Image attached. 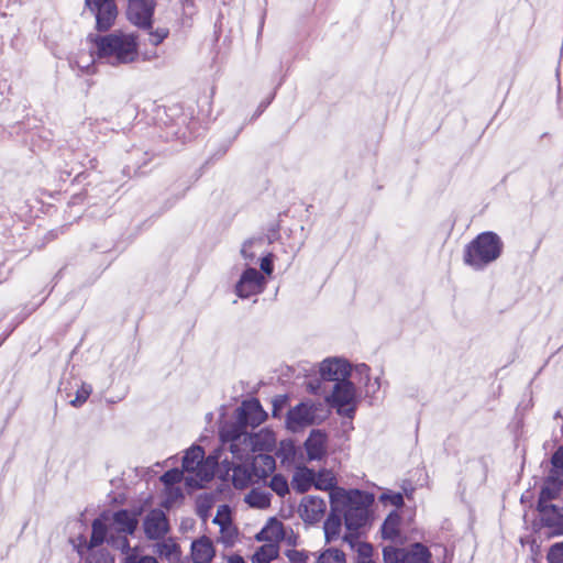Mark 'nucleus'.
<instances>
[{
	"label": "nucleus",
	"instance_id": "nucleus-1",
	"mask_svg": "<svg viewBox=\"0 0 563 563\" xmlns=\"http://www.w3.org/2000/svg\"><path fill=\"white\" fill-rule=\"evenodd\" d=\"M266 419V412L263 410L257 399L243 401L238 409V420L235 423H225L220 431L223 446L233 457L243 461L251 452H261L269 450L275 440L269 432L247 433L245 427H257Z\"/></svg>",
	"mask_w": 563,
	"mask_h": 563
},
{
	"label": "nucleus",
	"instance_id": "nucleus-2",
	"mask_svg": "<svg viewBox=\"0 0 563 563\" xmlns=\"http://www.w3.org/2000/svg\"><path fill=\"white\" fill-rule=\"evenodd\" d=\"M330 499L331 510L344 516L345 527L350 532L344 536V540L353 545L354 533L365 526L368 519V497L357 489L336 488L331 493Z\"/></svg>",
	"mask_w": 563,
	"mask_h": 563
},
{
	"label": "nucleus",
	"instance_id": "nucleus-3",
	"mask_svg": "<svg viewBox=\"0 0 563 563\" xmlns=\"http://www.w3.org/2000/svg\"><path fill=\"white\" fill-rule=\"evenodd\" d=\"M93 48L99 59L112 66L131 64L139 59V42L134 33L115 31L98 36Z\"/></svg>",
	"mask_w": 563,
	"mask_h": 563
},
{
	"label": "nucleus",
	"instance_id": "nucleus-4",
	"mask_svg": "<svg viewBox=\"0 0 563 563\" xmlns=\"http://www.w3.org/2000/svg\"><path fill=\"white\" fill-rule=\"evenodd\" d=\"M228 445L216 451L214 454L205 457V452L200 446H191L186 451L183 459V470L188 475L186 484L189 487H202L203 483L209 482L213 475L220 460V452Z\"/></svg>",
	"mask_w": 563,
	"mask_h": 563
},
{
	"label": "nucleus",
	"instance_id": "nucleus-5",
	"mask_svg": "<svg viewBox=\"0 0 563 563\" xmlns=\"http://www.w3.org/2000/svg\"><path fill=\"white\" fill-rule=\"evenodd\" d=\"M501 249L503 243L497 234L481 233L466 246L464 262L474 269H483L500 256Z\"/></svg>",
	"mask_w": 563,
	"mask_h": 563
},
{
	"label": "nucleus",
	"instance_id": "nucleus-6",
	"mask_svg": "<svg viewBox=\"0 0 563 563\" xmlns=\"http://www.w3.org/2000/svg\"><path fill=\"white\" fill-rule=\"evenodd\" d=\"M108 515H102L100 518L95 519L92 522L91 538L89 542L84 537L79 538V543L76 545L78 553L82 556L87 554L85 563H113L112 558L106 552H93V549L101 545L104 541L111 544H119L113 534H109Z\"/></svg>",
	"mask_w": 563,
	"mask_h": 563
},
{
	"label": "nucleus",
	"instance_id": "nucleus-7",
	"mask_svg": "<svg viewBox=\"0 0 563 563\" xmlns=\"http://www.w3.org/2000/svg\"><path fill=\"white\" fill-rule=\"evenodd\" d=\"M321 410V405H316L311 401L301 402L288 411L287 428L292 432L302 430L306 427L318 423L322 417L318 413Z\"/></svg>",
	"mask_w": 563,
	"mask_h": 563
},
{
	"label": "nucleus",
	"instance_id": "nucleus-8",
	"mask_svg": "<svg viewBox=\"0 0 563 563\" xmlns=\"http://www.w3.org/2000/svg\"><path fill=\"white\" fill-rule=\"evenodd\" d=\"M328 401L336 408L339 415L351 418L355 410L354 385L350 380L336 383Z\"/></svg>",
	"mask_w": 563,
	"mask_h": 563
},
{
	"label": "nucleus",
	"instance_id": "nucleus-9",
	"mask_svg": "<svg viewBox=\"0 0 563 563\" xmlns=\"http://www.w3.org/2000/svg\"><path fill=\"white\" fill-rule=\"evenodd\" d=\"M86 8L96 16L98 30L107 31L113 25L118 14L113 0H86Z\"/></svg>",
	"mask_w": 563,
	"mask_h": 563
},
{
	"label": "nucleus",
	"instance_id": "nucleus-10",
	"mask_svg": "<svg viewBox=\"0 0 563 563\" xmlns=\"http://www.w3.org/2000/svg\"><path fill=\"white\" fill-rule=\"evenodd\" d=\"M265 277L255 268H247L235 285V292L240 298H249L262 292L265 288Z\"/></svg>",
	"mask_w": 563,
	"mask_h": 563
},
{
	"label": "nucleus",
	"instance_id": "nucleus-11",
	"mask_svg": "<svg viewBox=\"0 0 563 563\" xmlns=\"http://www.w3.org/2000/svg\"><path fill=\"white\" fill-rule=\"evenodd\" d=\"M155 5V0H129L128 19L136 26L150 27Z\"/></svg>",
	"mask_w": 563,
	"mask_h": 563
},
{
	"label": "nucleus",
	"instance_id": "nucleus-12",
	"mask_svg": "<svg viewBox=\"0 0 563 563\" xmlns=\"http://www.w3.org/2000/svg\"><path fill=\"white\" fill-rule=\"evenodd\" d=\"M350 364L341 358H328L320 365V374L323 379L336 383L349 382Z\"/></svg>",
	"mask_w": 563,
	"mask_h": 563
},
{
	"label": "nucleus",
	"instance_id": "nucleus-13",
	"mask_svg": "<svg viewBox=\"0 0 563 563\" xmlns=\"http://www.w3.org/2000/svg\"><path fill=\"white\" fill-rule=\"evenodd\" d=\"M137 526L136 516L133 512L128 510H120L112 515V521L110 523V530H115L118 533H122L124 536L132 534ZM122 548H126L129 545L128 540L123 537L118 541Z\"/></svg>",
	"mask_w": 563,
	"mask_h": 563
},
{
	"label": "nucleus",
	"instance_id": "nucleus-14",
	"mask_svg": "<svg viewBox=\"0 0 563 563\" xmlns=\"http://www.w3.org/2000/svg\"><path fill=\"white\" fill-rule=\"evenodd\" d=\"M325 507L322 498L308 496L302 499L299 506V514L306 523H316L323 517Z\"/></svg>",
	"mask_w": 563,
	"mask_h": 563
},
{
	"label": "nucleus",
	"instance_id": "nucleus-15",
	"mask_svg": "<svg viewBox=\"0 0 563 563\" xmlns=\"http://www.w3.org/2000/svg\"><path fill=\"white\" fill-rule=\"evenodd\" d=\"M144 531L148 539L163 538L168 531V521L164 511L152 510L144 520Z\"/></svg>",
	"mask_w": 563,
	"mask_h": 563
},
{
	"label": "nucleus",
	"instance_id": "nucleus-16",
	"mask_svg": "<svg viewBox=\"0 0 563 563\" xmlns=\"http://www.w3.org/2000/svg\"><path fill=\"white\" fill-rule=\"evenodd\" d=\"M309 461H320L327 454V434L320 430H312L305 442Z\"/></svg>",
	"mask_w": 563,
	"mask_h": 563
},
{
	"label": "nucleus",
	"instance_id": "nucleus-17",
	"mask_svg": "<svg viewBox=\"0 0 563 563\" xmlns=\"http://www.w3.org/2000/svg\"><path fill=\"white\" fill-rule=\"evenodd\" d=\"M214 555L213 542L208 537H200L191 543V559L194 563H211Z\"/></svg>",
	"mask_w": 563,
	"mask_h": 563
},
{
	"label": "nucleus",
	"instance_id": "nucleus-18",
	"mask_svg": "<svg viewBox=\"0 0 563 563\" xmlns=\"http://www.w3.org/2000/svg\"><path fill=\"white\" fill-rule=\"evenodd\" d=\"M284 527L285 525L280 520L276 517H271L255 534V540L258 542H276L279 545Z\"/></svg>",
	"mask_w": 563,
	"mask_h": 563
},
{
	"label": "nucleus",
	"instance_id": "nucleus-19",
	"mask_svg": "<svg viewBox=\"0 0 563 563\" xmlns=\"http://www.w3.org/2000/svg\"><path fill=\"white\" fill-rule=\"evenodd\" d=\"M314 485V472L307 466H297L295 468L291 486L299 493L303 494L308 492Z\"/></svg>",
	"mask_w": 563,
	"mask_h": 563
},
{
	"label": "nucleus",
	"instance_id": "nucleus-20",
	"mask_svg": "<svg viewBox=\"0 0 563 563\" xmlns=\"http://www.w3.org/2000/svg\"><path fill=\"white\" fill-rule=\"evenodd\" d=\"M562 488V484L558 483L551 478H549L545 485L542 487L539 501H538V511H543L547 509H554V505L550 504L552 499H555Z\"/></svg>",
	"mask_w": 563,
	"mask_h": 563
},
{
	"label": "nucleus",
	"instance_id": "nucleus-21",
	"mask_svg": "<svg viewBox=\"0 0 563 563\" xmlns=\"http://www.w3.org/2000/svg\"><path fill=\"white\" fill-rule=\"evenodd\" d=\"M227 463L228 470H232V484L238 489L246 488L254 476V471H250L245 465H233V463L223 460Z\"/></svg>",
	"mask_w": 563,
	"mask_h": 563
},
{
	"label": "nucleus",
	"instance_id": "nucleus-22",
	"mask_svg": "<svg viewBox=\"0 0 563 563\" xmlns=\"http://www.w3.org/2000/svg\"><path fill=\"white\" fill-rule=\"evenodd\" d=\"M272 494L263 488H253L244 496V501L255 509H267L271 506Z\"/></svg>",
	"mask_w": 563,
	"mask_h": 563
},
{
	"label": "nucleus",
	"instance_id": "nucleus-23",
	"mask_svg": "<svg viewBox=\"0 0 563 563\" xmlns=\"http://www.w3.org/2000/svg\"><path fill=\"white\" fill-rule=\"evenodd\" d=\"M279 545L276 542H266L258 547L251 556L252 563H271L279 555Z\"/></svg>",
	"mask_w": 563,
	"mask_h": 563
},
{
	"label": "nucleus",
	"instance_id": "nucleus-24",
	"mask_svg": "<svg viewBox=\"0 0 563 563\" xmlns=\"http://www.w3.org/2000/svg\"><path fill=\"white\" fill-rule=\"evenodd\" d=\"M431 553L421 543H415L410 549H404V563H429Z\"/></svg>",
	"mask_w": 563,
	"mask_h": 563
},
{
	"label": "nucleus",
	"instance_id": "nucleus-25",
	"mask_svg": "<svg viewBox=\"0 0 563 563\" xmlns=\"http://www.w3.org/2000/svg\"><path fill=\"white\" fill-rule=\"evenodd\" d=\"M252 466L254 475L264 478L275 470V460L268 454L260 453L253 459Z\"/></svg>",
	"mask_w": 563,
	"mask_h": 563
},
{
	"label": "nucleus",
	"instance_id": "nucleus-26",
	"mask_svg": "<svg viewBox=\"0 0 563 563\" xmlns=\"http://www.w3.org/2000/svg\"><path fill=\"white\" fill-rule=\"evenodd\" d=\"M400 522L401 518L397 512L389 514L382 526L383 538L390 541H398L400 538Z\"/></svg>",
	"mask_w": 563,
	"mask_h": 563
},
{
	"label": "nucleus",
	"instance_id": "nucleus-27",
	"mask_svg": "<svg viewBox=\"0 0 563 563\" xmlns=\"http://www.w3.org/2000/svg\"><path fill=\"white\" fill-rule=\"evenodd\" d=\"M336 478L333 472L329 470H321L317 474L314 473V485L313 487L320 490H330V494L336 489Z\"/></svg>",
	"mask_w": 563,
	"mask_h": 563
},
{
	"label": "nucleus",
	"instance_id": "nucleus-28",
	"mask_svg": "<svg viewBox=\"0 0 563 563\" xmlns=\"http://www.w3.org/2000/svg\"><path fill=\"white\" fill-rule=\"evenodd\" d=\"M341 518L335 512H331L323 525L325 540L331 542L339 538L341 532Z\"/></svg>",
	"mask_w": 563,
	"mask_h": 563
},
{
	"label": "nucleus",
	"instance_id": "nucleus-29",
	"mask_svg": "<svg viewBox=\"0 0 563 563\" xmlns=\"http://www.w3.org/2000/svg\"><path fill=\"white\" fill-rule=\"evenodd\" d=\"M238 539V529L233 523L220 527L218 542L225 547H232Z\"/></svg>",
	"mask_w": 563,
	"mask_h": 563
},
{
	"label": "nucleus",
	"instance_id": "nucleus-30",
	"mask_svg": "<svg viewBox=\"0 0 563 563\" xmlns=\"http://www.w3.org/2000/svg\"><path fill=\"white\" fill-rule=\"evenodd\" d=\"M156 552L159 556L165 558L169 561H176L180 555V550L178 545L174 542H164L157 544Z\"/></svg>",
	"mask_w": 563,
	"mask_h": 563
},
{
	"label": "nucleus",
	"instance_id": "nucleus-31",
	"mask_svg": "<svg viewBox=\"0 0 563 563\" xmlns=\"http://www.w3.org/2000/svg\"><path fill=\"white\" fill-rule=\"evenodd\" d=\"M263 244H264L263 239H254V240L246 241L243 244L242 250H241L242 256L245 260L254 261L258 250L263 246Z\"/></svg>",
	"mask_w": 563,
	"mask_h": 563
},
{
	"label": "nucleus",
	"instance_id": "nucleus-32",
	"mask_svg": "<svg viewBox=\"0 0 563 563\" xmlns=\"http://www.w3.org/2000/svg\"><path fill=\"white\" fill-rule=\"evenodd\" d=\"M269 487L278 496L284 497L289 493V485L285 476L275 474L269 482Z\"/></svg>",
	"mask_w": 563,
	"mask_h": 563
},
{
	"label": "nucleus",
	"instance_id": "nucleus-33",
	"mask_svg": "<svg viewBox=\"0 0 563 563\" xmlns=\"http://www.w3.org/2000/svg\"><path fill=\"white\" fill-rule=\"evenodd\" d=\"M542 519L549 526H561L563 525V512L562 510L554 505V509H547L543 511H539Z\"/></svg>",
	"mask_w": 563,
	"mask_h": 563
},
{
	"label": "nucleus",
	"instance_id": "nucleus-34",
	"mask_svg": "<svg viewBox=\"0 0 563 563\" xmlns=\"http://www.w3.org/2000/svg\"><path fill=\"white\" fill-rule=\"evenodd\" d=\"M318 563H345V555L336 549H328L320 554Z\"/></svg>",
	"mask_w": 563,
	"mask_h": 563
},
{
	"label": "nucleus",
	"instance_id": "nucleus-35",
	"mask_svg": "<svg viewBox=\"0 0 563 563\" xmlns=\"http://www.w3.org/2000/svg\"><path fill=\"white\" fill-rule=\"evenodd\" d=\"M383 555L386 563H404V549L385 547Z\"/></svg>",
	"mask_w": 563,
	"mask_h": 563
},
{
	"label": "nucleus",
	"instance_id": "nucleus-36",
	"mask_svg": "<svg viewBox=\"0 0 563 563\" xmlns=\"http://www.w3.org/2000/svg\"><path fill=\"white\" fill-rule=\"evenodd\" d=\"M213 522L219 527L232 523L229 506L222 505L218 508Z\"/></svg>",
	"mask_w": 563,
	"mask_h": 563
},
{
	"label": "nucleus",
	"instance_id": "nucleus-37",
	"mask_svg": "<svg viewBox=\"0 0 563 563\" xmlns=\"http://www.w3.org/2000/svg\"><path fill=\"white\" fill-rule=\"evenodd\" d=\"M183 475H184V470L179 471L178 468H173V470L166 472L161 477V481L166 485V487H169L176 483H179L183 478Z\"/></svg>",
	"mask_w": 563,
	"mask_h": 563
},
{
	"label": "nucleus",
	"instance_id": "nucleus-38",
	"mask_svg": "<svg viewBox=\"0 0 563 563\" xmlns=\"http://www.w3.org/2000/svg\"><path fill=\"white\" fill-rule=\"evenodd\" d=\"M285 555L290 563H307L309 560L308 552L303 550L290 549L285 552Z\"/></svg>",
	"mask_w": 563,
	"mask_h": 563
},
{
	"label": "nucleus",
	"instance_id": "nucleus-39",
	"mask_svg": "<svg viewBox=\"0 0 563 563\" xmlns=\"http://www.w3.org/2000/svg\"><path fill=\"white\" fill-rule=\"evenodd\" d=\"M76 66L82 71H89L95 63V57L90 53H81L75 60Z\"/></svg>",
	"mask_w": 563,
	"mask_h": 563
},
{
	"label": "nucleus",
	"instance_id": "nucleus-40",
	"mask_svg": "<svg viewBox=\"0 0 563 563\" xmlns=\"http://www.w3.org/2000/svg\"><path fill=\"white\" fill-rule=\"evenodd\" d=\"M299 541V536L292 530L291 527L285 526L283 529V536L280 542H284L288 547H296Z\"/></svg>",
	"mask_w": 563,
	"mask_h": 563
},
{
	"label": "nucleus",
	"instance_id": "nucleus-41",
	"mask_svg": "<svg viewBox=\"0 0 563 563\" xmlns=\"http://www.w3.org/2000/svg\"><path fill=\"white\" fill-rule=\"evenodd\" d=\"M91 391H92V387L90 385L82 384L76 393V398L74 400H71V405L73 406L82 405L88 399Z\"/></svg>",
	"mask_w": 563,
	"mask_h": 563
},
{
	"label": "nucleus",
	"instance_id": "nucleus-42",
	"mask_svg": "<svg viewBox=\"0 0 563 563\" xmlns=\"http://www.w3.org/2000/svg\"><path fill=\"white\" fill-rule=\"evenodd\" d=\"M549 563H563V542L555 543L548 553Z\"/></svg>",
	"mask_w": 563,
	"mask_h": 563
},
{
	"label": "nucleus",
	"instance_id": "nucleus-43",
	"mask_svg": "<svg viewBox=\"0 0 563 563\" xmlns=\"http://www.w3.org/2000/svg\"><path fill=\"white\" fill-rule=\"evenodd\" d=\"M167 35L168 31L166 29H158L154 32H151V43L158 45L167 37Z\"/></svg>",
	"mask_w": 563,
	"mask_h": 563
},
{
	"label": "nucleus",
	"instance_id": "nucleus-44",
	"mask_svg": "<svg viewBox=\"0 0 563 563\" xmlns=\"http://www.w3.org/2000/svg\"><path fill=\"white\" fill-rule=\"evenodd\" d=\"M128 563H158L157 560L150 555L139 556L136 554H130L128 556Z\"/></svg>",
	"mask_w": 563,
	"mask_h": 563
},
{
	"label": "nucleus",
	"instance_id": "nucleus-45",
	"mask_svg": "<svg viewBox=\"0 0 563 563\" xmlns=\"http://www.w3.org/2000/svg\"><path fill=\"white\" fill-rule=\"evenodd\" d=\"M167 499L165 505L168 506L172 503L176 501L178 498L183 497L181 490L179 488H175L173 486L167 487Z\"/></svg>",
	"mask_w": 563,
	"mask_h": 563
},
{
	"label": "nucleus",
	"instance_id": "nucleus-46",
	"mask_svg": "<svg viewBox=\"0 0 563 563\" xmlns=\"http://www.w3.org/2000/svg\"><path fill=\"white\" fill-rule=\"evenodd\" d=\"M261 269L267 274V275H271L272 272H273V260H272V255L268 254L264 257L261 258Z\"/></svg>",
	"mask_w": 563,
	"mask_h": 563
},
{
	"label": "nucleus",
	"instance_id": "nucleus-47",
	"mask_svg": "<svg viewBox=\"0 0 563 563\" xmlns=\"http://www.w3.org/2000/svg\"><path fill=\"white\" fill-rule=\"evenodd\" d=\"M552 465L558 470H563V448L558 449L553 454Z\"/></svg>",
	"mask_w": 563,
	"mask_h": 563
},
{
	"label": "nucleus",
	"instance_id": "nucleus-48",
	"mask_svg": "<svg viewBox=\"0 0 563 563\" xmlns=\"http://www.w3.org/2000/svg\"><path fill=\"white\" fill-rule=\"evenodd\" d=\"M388 498L390 500V504L396 507H400L404 504V498H402L401 494H394V495L389 496Z\"/></svg>",
	"mask_w": 563,
	"mask_h": 563
},
{
	"label": "nucleus",
	"instance_id": "nucleus-49",
	"mask_svg": "<svg viewBox=\"0 0 563 563\" xmlns=\"http://www.w3.org/2000/svg\"><path fill=\"white\" fill-rule=\"evenodd\" d=\"M227 563H246V562L241 555L233 554L227 559Z\"/></svg>",
	"mask_w": 563,
	"mask_h": 563
},
{
	"label": "nucleus",
	"instance_id": "nucleus-50",
	"mask_svg": "<svg viewBox=\"0 0 563 563\" xmlns=\"http://www.w3.org/2000/svg\"><path fill=\"white\" fill-rule=\"evenodd\" d=\"M358 563H373V562H372V561H369V560H367V561H366V560H363V561H361V562H358Z\"/></svg>",
	"mask_w": 563,
	"mask_h": 563
},
{
	"label": "nucleus",
	"instance_id": "nucleus-51",
	"mask_svg": "<svg viewBox=\"0 0 563 563\" xmlns=\"http://www.w3.org/2000/svg\"><path fill=\"white\" fill-rule=\"evenodd\" d=\"M364 549H366V550H371V547H369L368 544H365V545H364Z\"/></svg>",
	"mask_w": 563,
	"mask_h": 563
}]
</instances>
